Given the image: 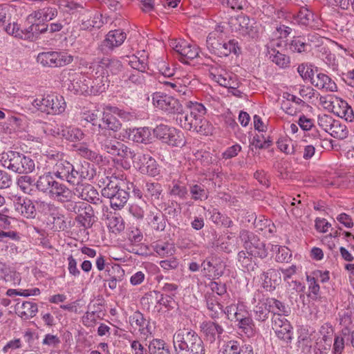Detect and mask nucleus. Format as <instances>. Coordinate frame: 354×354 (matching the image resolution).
Here are the masks:
<instances>
[{"label": "nucleus", "instance_id": "55", "mask_svg": "<svg viewBox=\"0 0 354 354\" xmlns=\"http://www.w3.org/2000/svg\"><path fill=\"white\" fill-rule=\"evenodd\" d=\"M338 116L344 118L346 121L353 122L354 120V112L351 106L346 101L341 100L339 111L337 112Z\"/></svg>", "mask_w": 354, "mask_h": 354}, {"label": "nucleus", "instance_id": "38", "mask_svg": "<svg viewBox=\"0 0 354 354\" xmlns=\"http://www.w3.org/2000/svg\"><path fill=\"white\" fill-rule=\"evenodd\" d=\"M129 136L133 142L147 143L151 138V132L148 127L133 129L131 130Z\"/></svg>", "mask_w": 354, "mask_h": 354}, {"label": "nucleus", "instance_id": "4", "mask_svg": "<svg viewBox=\"0 0 354 354\" xmlns=\"http://www.w3.org/2000/svg\"><path fill=\"white\" fill-rule=\"evenodd\" d=\"M108 183L105 187L102 189V195L110 199V204L113 208L120 209L127 202L129 192L122 188L123 181H119L116 177H111L110 179L106 177Z\"/></svg>", "mask_w": 354, "mask_h": 354}, {"label": "nucleus", "instance_id": "1", "mask_svg": "<svg viewBox=\"0 0 354 354\" xmlns=\"http://www.w3.org/2000/svg\"><path fill=\"white\" fill-rule=\"evenodd\" d=\"M185 110L177 113L176 120L181 127L188 131H196L201 135H208L212 132V126L205 119L206 109L197 102L187 101L185 103Z\"/></svg>", "mask_w": 354, "mask_h": 354}, {"label": "nucleus", "instance_id": "51", "mask_svg": "<svg viewBox=\"0 0 354 354\" xmlns=\"http://www.w3.org/2000/svg\"><path fill=\"white\" fill-rule=\"evenodd\" d=\"M106 57H103L97 62H94L89 66V69L92 73H95V75L101 76L106 75L108 77L107 63L105 62Z\"/></svg>", "mask_w": 354, "mask_h": 354}, {"label": "nucleus", "instance_id": "6", "mask_svg": "<svg viewBox=\"0 0 354 354\" xmlns=\"http://www.w3.org/2000/svg\"><path fill=\"white\" fill-rule=\"evenodd\" d=\"M239 238L243 243L245 250L254 257L263 259L268 255V250L266 244L259 238L246 230H242L239 232Z\"/></svg>", "mask_w": 354, "mask_h": 354}, {"label": "nucleus", "instance_id": "37", "mask_svg": "<svg viewBox=\"0 0 354 354\" xmlns=\"http://www.w3.org/2000/svg\"><path fill=\"white\" fill-rule=\"evenodd\" d=\"M171 131L169 138L165 140L166 142L165 143L172 147H183L186 143V139L183 133L174 127H172Z\"/></svg>", "mask_w": 354, "mask_h": 354}, {"label": "nucleus", "instance_id": "33", "mask_svg": "<svg viewBox=\"0 0 354 354\" xmlns=\"http://www.w3.org/2000/svg\"><path fill=\"white\" fill-rule=\"evenodd\" d=\"M123 274L124 270L119 265H106V270L99 277L106 282L113 279L121 278Z\"/></svg>", "mask_w": 354, "mask_h": 354}, {"label": "nucleus", "instance_id": "10", "mask_svg": "<svg viewBox=\"0 0 354 354\" xmlns=\"http://www.w3.org/2000/svg\"><path fill=\"white\" fill-rule=\"evenodd\" d=\"M209 76L214 81L219 85L229 89L235 90L239 87V82L234 74L229 73L221 68H212L210 71ZM237 92H239L237 91Z\"/></svg>", "mask_w": 354, "mask_h": 354}, {"label": "nucleus", "instance_id": "32", "mask_svg": "<svg viewBox=\"0 0 354 354\" xmlns=\"http://www.w3.org/2000/svg\"><path fill=\"white\" fill-rule=\"evenodd\" d=\"M232 53L235 55L240 53L238 41L235 39H230L227 42L223 40L219 50L217 51L216 55L218 57H227Z\"/></svg>", "mask_w": 354, "mask_h": 354}, {"label": "nucleus", "instance_id": "7", "mask_svg": "<svg viewBox=\"0 0 354 354\" xmlns=\"http://www.w3.org/2000/svg\"><path fill=\"white\" fill-rule=\"evenodd\" d=\"M96 174L95 167L88 162L72 164L68 183L73 185H81L84 180H91Z\"/></svg>", "mask_w": 354, "mask_h": 354}, {"label": "nucleus", "instance_id": "43", "mask_svg": "<svg viewBox=\"0 0 354 354\" xmlns=\"http://www.w3.org/2000/svg\"><path fill=\"white\" fill-rule=\"evenodd\" d=\"M270 58L281 68H286L290 66V57L285 54L279 53L274 48H272L268 52Z\"/></svg>", "mask_w": 354, "mask_h": 354}, {"label": "nucleus", "instance_id": "5", "mask_svg": "<svg viewBox=\"0 0 354 354\" xmlns=\"http://www.w3.org/2000/svg\"><path fill=\"white\" fill-rule=\"evenodd\" d=\"M32 104L38 111L51 115H59L64 112L66 107L63 96L55 93L34 100Z\"/></svg>", "mask_w": 354, "mask_h": 354}, {"label": "nucleus", "instance_id": "18", "mask_svg": "<svg viewBox=\"0 0 354 354\" xmlns=\"http://www.w3.org/2000/svg\"><path fill=\"white\" fill-rule=\"evenodd\" d=\"M62 81L68 88L75 92L82 90L81 84L85 82V76L80 73H76L74 70H68L62 73Z\"/></svg>", "mask_w": 354, "mask_h": 354}, {"label": "nucleus", "instance_id": "15", "mask_svg": "<svg viewBox=\"0 0 354 354\" xmlns=\"http://www.w3.org/2000/svg\"><path fill=\"white\" fill-rule=\"evenodd\" d=\"M201 267L206 274L218 279L224 274L226 265L220 257H210L203 261Z\"/></svg>", "mask_w": 354, "mask_h": 354}, {"label": "nucleus", "instance_id": "2", "mask_svg": "<svg viewBox=\"0 0 354 354\" xmlns=\"http://www.w3.org/2000/svg\"><path fill=\"white\" fill-rule=\"evenodd\" d=\"M173 344L176 354H205L204 343L191 328H180L173 335Z\"/></svg>", "mask_w": 354, "mask_h": 354}, {"label": "nucleus", "instance_id": "62", "mask_svg": "<svg viewBox=\"0 0 354 354\" xmlns=\"http://www.w3.org/2000/svg\"><path fill=\"white\" fill-rule=\"evenodd\" d=\"M313 19V13L306 7H301L297 15L299 24L307 26Z\"/></svg>", "mask_w": 354, "mask_h": 354}, {"label": "nucleus", "instance_id": "14", "mask_svg": "<svg viewBox=\"0 0 354 354\" xmlns=\"http://www.w3.org/2000/svg\"><path fill=\"white\" fill-rule=\"evenodd\" d=\"M171 46L180 56L179 60L183 63L189 64V59L192 60L198 55V48L185 41H174Z\"/></svg>", "mask_w": 354, "mask_h": 354}, {"label": "nucleus", "instance_id": "36", "mask_svg": "<svg viewBox=\"0 0 354 354\" xmlns=\"http://www.w3.org/2000/svg\"><path fill=\"white\" fill-rule=\"evenodd\" d=\"M37 60L43 66L57 67V51L40 53L37 57Z\"/></svg>", "mask_w": 354, "mask_h": 354}, {"label": "nucleus", "instance_id": "61", "mask_svg": "<svg viewBox=\"0 0 354 354\" xmlns=\"http://www.w3.org/2000/svg\"><path fill=\"white\" fill-rule=\"evenodd\" d=\"M171 129H172V127L161 124L153 129V134L157 138L165 143L166 142L165 140L169 138L171 132Z\"/></svg>", "mask_w": 354, "mask_h": 354}, {"label": "nucleus", "instance_id": "45", "mask_svg": "<svg viewBox=\"0 0 354 354\" xmlns=\"http://www.w3.org/2000/svg\"><path fill=\"white\" fill-rule=\"evenodd\" d=\"M62 135L66 140L71 142H76L84 138V134L82 131L77 127H68L62 130Z\"/></svg>", "mask_w": 354, "mask_h": 354}, {"label": "nucleus", "instance_id": "56", "mask_svg": "<svg viewBox=\"0 0 354 354\" xmlns=\"http://www.w3.org/2000/svg\"><path fill=\"white\" fill-rule=\"evenodd\" d=\"M131 325H136L139 327L141 333L145 334V330L147 328L149 322L144 318V316L140 312H135L130 317Z\"/></svg>", "mask_w": 354, "mask_h": 354}, {"label": "nucleus", "instance_id": "19", "mask_svg": "<svg viewBox=\"0 0 354 354\" xmlns=\"http://www.w3.org/2000/svg\"><path fill=\"white\" fill-rule=\"evenodd\" d=\"M15 210L27 218H35L36 209L33 202L27 198L18 196L14 201Z\"/></svg>", "mask_w": 354, "mask_h": 354}, {"label": "nucleus", "instance_id": "22", "mask_svg": "<svg viewBox=\"0 0 354 354\" xmlns=\"http://www.w3.org/2000/svg\"><path fill=\"white\" fill-rule=\"evenodd\" d=\"M201 331L205 334L207 338L214 342L216 337H219L223 332V327L215 322H204L201 325Z\"/></svg>", "mask_w": 354, "mask_h": 354}, {"label": "nucleus", "instance_id": "24", "mask_svg": "<svg viewBox=\"0 0 354 354\" xmlns=\"http://www.w3.org/2000/svg\"><path fill=\"white\" fill-rule=\"evenodd\" d=\"M311 83L319 89H323L326 91L335 92L337 91L335 82L324 73H318L316 77L313 78Z\"/></svg>", "mask_w": 354, "mask_h": 354}, {"label": "nucleus", "instance_id": "26", "mask_svg": "<svg viewBox=\"0 0 354 354\" xmlns=\"http://www.w3.org/2000/svg\"><path fill=\"white\" fill-rule=\"evenodd\" d=\"M223 41V30L218 27L208 35L206 40L207 47L212 53L216 55Z\"/></svg>", "mask_w": 354, "mask_h": 354}, {"label": "nucleus", "instance_id": "30", "mask_svg": "<svg viewBox=\"0 0 354 354\" xmlns=\"http://www.w3.org/2000/svg\"><path fill=\"white\" fill-rule=\"evenodd\" d=\"M37 310V305L30 301H24L21 306L17 304L16 307L17 314L24 319L35 316Z\"/></svg>", "mask_w": 354, "mask_h": 354}, {"label": "nucleus", "instance_id": "54", "mask_svg": "<svg viewBox=\"0 0 354 354\" xmlns=\"http://www.w3.org/2000/svg\"><path fill=\"white\" fill-rule=\"evenodd\" d=\"M150 216L151 218L149 221V224L151 228L156 231H163L166 227V221L163 215L160 213L156 214L152 213Z\"/></svg>", "mask_w": 354, "mask_h": 354}, {"label": "nucleus", "instance_id": "12", "mask_svg": "<svg viewBox=\"0 0 354 354\" xmlns=\"http://www.w3.org/2000/svg\"><path fill=\"white\" fill-rule=\"evenodd\" d=\"M75 196H77L78 198L83 201H86L93 205H101L102 210L104 208L108 209V207L103 203L102 200L100 198L99 193L97 189L91 185L86 183L77 185L74 189Z\"/></svg>", "mask_w": 354, "mask_h": 354}, {"label": "nucleus", "instance_id": "39", "mask_svg": "<svg viewBox=\"0 0 354 354\" xmlns=\"http://www.w3.org/2000/svg\"><path fill=\"white\" fill-rule=\"evenodd\" d=\"M254 256L249 254L247 250H241L237 254V260L239 264L248 271L254 270L256 263L253 260Z\"/></svg>", "mask_w": 354, "mask_h": 354}, {"label": "nucleus", "instance_id": "58", "mask_svg": "<svg viewBox=\"0 0 354 354\" xmlns=\"http://www.w3.org/2000/svg\"><path fill=\"white\" fill-rule=\"evenodd\" d=\"M190 193L194 201H204L208 197L207 192L203 185H194L190 187Z\"/></svg>", "mask_w": 354, "mask_h": 354}, {"label": "nucleus", "instance_id": "49", "mask_svg": "<svg viewBox=\"0 0 354 354\" xmlns=\"http://www.w3.org/2000/svg\"><path fill=\"white\" fill-rule=\"evenodd\" d=\"M210 219L216 225L225 227H230L232 225V221L226 215L221 214L217 209H214L211 212Z\"/></svg>", "mask_w": 354, "mask_h": 354}, {"label": "nucleus", "instance_id": "41", "mask_svg": "<svg viewBox=\"0 0 354 354\" xmlns=\"http://www.w3.org/2000/svg\"><path fill=\"white\" fill-rule=\"evenodd\" d=\"M130 66L136 71L142 72L144 73H149L147 71L149 67L148 65L147 59L141 55L138 57L137 55H133L131 57L129 61Z\"/></svg>", "mask_w": 354, "mask_h": 354}, {"label": "nucleus", "instance_id": "25", "mask_svg": "<svg viewBox=\"0 0 354 354\" xmlns=\"http://www.w3.org/2000/svg\"><path fill=\"white\" fill-rule=\"evenodd\" d=\"M72 164L68 160H60L53 166V174L55 177L68 183Z\"/></svg>", "mask_w": 354, "mask_h": 354}, {"label": "nucleus", "instance_id": "64", "mask_svg": "<svg viewBox=\"0 0 354 354\" xmlns=\"http://www.w3.org/2000/svg\"><path fill=\"white\" fill-rule=\"evenodd\" d=\"M242 348L240 342L230 340L224 345L222 354H240Z\"/></svg>", "mask_w": 354, "mask_h": 354}, {"label": "nucleus", "instance_id": "48", "mask_svg": "<svg viewBox=\"0 0 354 354\" xmlns=\"http://www.w3.org/2000/svg\"><path fill=\"white\" fill-rule=\"evenodd\" d=\"M162 294L156 290L149 291L141 299V302L144 305H147L149 309L151 307L156 308L158 302L161 301Z\"/></svg>", "mask_w": 354, "mask_h": 354}, {"label": "nucleus", "instance_id": "23", "mask_svg": "<svg viewBox=\"0 0 354 354\" xmlns=\"http://www.w3.org/2000/svg\"><path fill=\"white\" fill-rule=\"evenodd\" d=\"M326 122L329 123L325 129L326 131L337 139H344L348 136V131L345 125L339 123V121L333 120L331 118L326 116Z\"/></svg>", "mask_w": 354, "mask_h": 354}, {"label": "nucleus", "instance_id": "35", "mask_svg": "<svg viewBox=\"0 0 354 354\" xmlns=\"http://www.w3.org/2000/svg\"><path fill=\"white\" fill-rule=\"evenodd\" d=\"M270 311L268 299L264 301L259 302L253 309L254 318L259 322L266 321L268 318Z\"/></svg>", "mask_w": 354, "mask_h": 354}, {"label": "nucleus", "instance_id": "34", "mask_svg": "<svg viewBox=\"0 0 354 354\" xmlns=\"http://www.w3.org/2000/svg\"><path fill=\"white\" fill-rule=\"evenodd\" d=\"M48 30V25L39 23H32L27 28L26 36L25 40L34 41L38 38L41 33H44Z\"/></svg>", "mask_w": 354, "mask_h": 354}, {"label": "nucleus", "instance_id": "53", "mask_svg": "<svg viewBox=\"0 0 354 354\" xmlns=\"http://www.w3.org/2000/svg\"><path fill=\"white\" fill-rule=\"evenodd\" d=\"M320 336L317 341H323L328 344H332L333 341L334 330L332 326L328 324L322 325L319 329Z\"/></svg>", "mask_w": 354, "mask_h": 354}, {"label": "nucleus", "instance_id": "31", "mask_svg": "<svg viewBox=\"0 0 354 354\" xmlns=\"http://www.w3.org/2000/svg\"><path fill=\"white\" fill-rule=\"evenodd\" d=\"M143 191L146 198L151 201H155L160 199L162 193V187L158 183L147 182L143 188Z\"/></svg>", "mask_w": 354, "mask_h": 354}, {"label": "nucleus", "instance_id": "42", "mask_svg": "<svg viewBox=\"0 0 354 354\" xmlns=\"http://www.w3.org/2000/svg\"><path fill=\"white\" fill-rule=\"evenodd\" d=\"M111 155L119 156L122 159H132L133 162H136L135 159L137 156V153H135L129 147L121 142L115 146V149Z\"/></svg>", "mask_w": 354, "mask_h": 354}, {"label": "nucleus", "instance_id": "8", "mask_svg": "<svg viewBox=\"0 0 354 354\" xmlns=\"http://www.w3.org/2000/svg\"><path fill=\"white\" fill-rule=\"evenodd\" d=\"M272 329L279 339L288 344L292 339L293 330L290 322L283 317L279 315L272 318Z\"/></svg>", "mask_w": 354, "mask_h": 354}, {"label": "nucleus", "instance_id": "46", "mask_svg": "<svg viewBox=\"0 0 354 354\" xmlns=\"http://www.w3.org/2000/svg\"><path fill=\"white\" fill-rule=\"evenodd\" d=\"M17 185L24 193L30 194L32 191V187L35 186V180L30 176H20L17 179Z\"/></svg>", "mask_w": 354, "mask_h": 354}, {"label": "nucleus", "instance_id": "60", "mask_svg": "<svg viewBox=\"0 0 354 354\" xmlns=\"http://www.w3.org/2000/svg\"><path fill=\"white\" fill-rule=\"evenodd\" d=\"M279 149L286 154H295L297 149L290 138H281L277 142Z\"/></svg>", "mask_w": 354, "mask_h": 354}, {"label": "nucleus", "instance_id": "21", "mask_svg": "<svg viewBox=\"0 0 354 354\" xmlns=\"http://www.w3.org/2000/svg\"><path fill=\"white\" fill-rule=\"evenodd\" d=\"M102 121L104 127H102L101 124H97L99 132L106 130L107 131V133H111V131L113 132H117L122 127V123L119 119L111 113L103 112Z\"/></svg>", "mask_w": 354, "mask_h": 354}, {"label": "nucleus", "instance_id": "16", "mask_svg": "<svg viewBox=\"0 0 354 354\" xmlns=\"http://www.w3.org/2000/svg\"><path fill=\"white\" fill-rule=\"evenodd\" d=\"M140 171L142 174H147L151 176H156L159 174L156 161L149 155L137 153L135 159Z\"/></svg>", "mask_w": 354, "mask_h": 354}, {"label": "nucleus", "instance_id": "27", "mask_svg": "<svg viewBox=\"0 0 354 354\" xmlns=\"http://www.w3.org/2000/svg\"><path fill=\"white\" fill-rule=\"evenodd\" d=\"M206 306L209 312V315L212 319L219 318L223 315V306L217 301L214 295H207L205 296Z\"/></svg>", "mask_w": 354, "mask_h": 354}, {"label": "nucleus", "instance_id": "3", "mask_svg": "<svg viewBox=\"0 0 354 354\" xmlns=\"http://www.w3.org/2000/svg\"><path fill=\"white\" fill-rule=\"evenodd\" d=\"M0 162L3 167L18 174L31 173L35 167L30 157L14 151L2 153Z\"/></svg>", "mask_w": 354, "mask_h": 354}, {"label": "nucleus", "instance_id": "29", "mask_svg": "<svg viewBox=\"0 0 354 354\" xmlns=\"http://www.w3.org/2000/svg\"><path fill=\"white\" fill-rule=\"evenodd\" d=\"M55 182L53 173L46 172L39 176L37 180L35 181V186L38 191L48 194Z\"/></svg>", "mask_w": 354, "mask_h": 354}, {"label": "nucleus", "instance_id": "20", "mask_svg": "<svg viewBox=\"0 0 354 354\" xmlns=\"http://www.w3.org/2000/svg\"><path fill=\"white\" fill-rule=\"evenodd\" d=\"M95 140L100 145L102 150L111 154L115 149V146L119 144V141L115 140V136H111V133H107V131L104 130L95 134Z\"/></svg>", "mask_w": 354, "mask_h": 354}, {"label": "nucleus", "instance_id": "40", "mask_svg": "<svg viewBox=\"0 0 354 354\" xmlns=\"http://www.w3.org/2000/svg\"><path fill=\"white\" fill-rule=\"evenodd\" d=\"M149 354H170V351L164 340L153 339L149 344Z\"/></svg>", "mask_w": 354, "mask_h": 354}, {"label": "nucleus", "instance_id": "28", "mask_svg": "<svg viewBox=\"0 0 354 354\" xmlns=\"http://www.w3.org/2000/svg\"><path fill=\"white\" fill-rule=\"evenodd\" d=\"M94 211L93 207L87 204V207L83 209L80 214H77L75 221L84 228H90L93 224Z\"/></svg>", "mask_w": 354, "mask_h": 354}, {"label": "nucleus", "instance_id": "52", "mask_svg": "<svg viewBox=\"0 0 354 354\" xmlns=\"http://www.w3.org/2000/svg\"><path fill=\"white\" fill-rule=\"evenodd\" d=\"M91 86L93 90V93H102L105 91L109 86L107 76L102 75V77H101L95 75V79L93 80Z\"/></svg>", "mask_w": 354, "mask_h": 354}, {"label": "nucleus", "instance_id": "63", "mask_svg": "<svg viewBox=\"0 0 354 354\" xmlns=\"http://www.w3.org/2000/svg\"><path fill=\"white\" fill-rule=\"evenodd\" d=\"M82 119L91 123L93 126L97 125L99 118L102 115L101 112L97 110H86L81 113Z\"/></svg>", "mask_w": 354, "mask_h": 354}, {"label": "nucleus", "instance_id": "47", "mask_svg": "<svg viewBox=\"0 0 354 354\" xmlns=\"http://www.w3.org/2000/svg\"><path fill=\"white\" fill-rule=\"evenodd\" d=\"M290 49L293 52L302 53L311 50V44L301 37L294 38L290 44Z\"/></svg>", "mask_w": 354, "mask_h": 354}, {"label": "nucleus", "instance_id": "57", "mask_svg": "<svg viewBox=\"0 0 354 354\" xmlns=\"http://www.w3.org/2000/svg\"><path fill=\"white\" fill-rule=\"evenodd\" d=\"M108 220V227L113 233H118L124 230V223L120 216H111Z\"/></svg>", "mask_w": 354, "mask_h": 354}, {"label": "nucleus", "instance_id": "59", "mask_svg": "<svg viewBox=\"0 0 354 354\" xmlns=\"http://www.w3.org/2000/svg\"><path fill=\"white\" fill-rule=\"evenodd\" d=\"M164 84L169 86L173 91L182 93L183 95H187L191 93L190 89L188 88L187 86L185 85V84L181 83L180 79H174L172 81H165L164 82Z\"/></svg>", "mask_w": 354, "mask_h": 354}, {"label": "nucleus", "instance_id": "17", "mask_svg": "<svg viewBox=\"0 0 354 354\" xmlns=\"http://www.w3.org/2000/svg\"><path fill=\"white\" fill-rule=\"evenodd\" d=\"M53 185L48 195L58 202L64 203L75 198L74 191L69 189L65 184L55 180Z\"/></svg>", "mask_w": 354, "mask_h": 354}, {"label": "nucleus", "instance_id": "50", "mask_svg": "<svg viewBox=\"0 0 354 354\" xmlns=\"http://www.w3.org/2000/svg\"><path fill=\"white\" fill-rule=\"evenodd\" d=\"M279 274V271L274 269H270L266 272H263L261 276V279L263 281V287L273 288V289H274L275 285L277 284V279L272 278L277 277ZM270 290L271 289H270Z\"/></svg>", "mask_w": 354, "mask_h": 354}, {"label": "nucleus", "instance_id": "11", "mask_svg": "<svg viewBox=\"0 0 354 354\" xmlns=\"http://www.w3.org/2000/svg\"><path fill=\"white\" fill-rule=\"evenodd\" d=\"M153 104L169 113H177L182 111L178 100L161 93H155L152 95Z\"/></svg>", "mask_w": 354, "mask_h": 354}, {"label": "nucleus", "instance_id": "9", "mask_svg": "<svg viewBox=\"0 0 354 354\" xmlns=\"http://www.w3.org/2000/svg\"><path fill=\"white\" fill-rule=\"evenodd\" d=\"M127 38V34L122 30L115 29L110 30L105 39L99 46V50L104 54H109L115 48L121 46Z\"/></svg>", "mask_w": 354, "mask_h": 354}, {"label": "nucleus", "instance_id": "44", "mask_svg": "<svg viewBox=\"0 0 354 354\" xmlns=\"http://www.w3.org/2000/svg\"><path fill=\"white\" fill-rule=\"evenodd\" d=\"M268 301L269 304V308H275L277 310L274 311V315H279L281 317L283 316H288L290 313V309L288 306H286L283 303L280 301L279 300H277L274 298H268Z\"/></svg>", "mask_w": 354, "mask_h": 354}, {"label": "nucleus", "instance_id": "13", "mask_svg": "<svg viewBox=\"0 0 354 354\" xmlns=\"http://www.w3.org/2000/svg\"><path fill=\"white\" fill-rule=\"evenodd\" d=\"M149 73L133 71L124 73L120 79L119 84L124 89H133L142 87L146 82V77Z\"/></svg>", "mask_w": 354, "mask_h": 354}]
</instances>
